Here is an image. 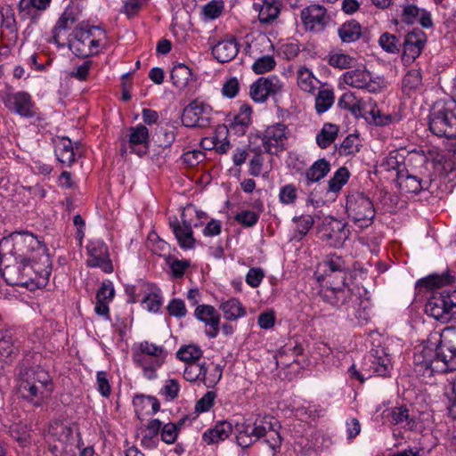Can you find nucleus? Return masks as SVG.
Returning <instances> with one entry per match:
<instances>
[{"instance_id": "nucleus-1", "label": "nucleus", "mask_w": 456, "mask_h": 456, "mask_svg": "<svg viewBox=\"0 0 456 456\" xmlns=\"http://www.w3.org/2000/svg\"><path fill=\"white\" fill-rule=\"evenodd\" d=\"M413 369L417 375L431 377L456 370V328L448 331L444 339L434 346L415 347Z\"/></svg>"}, {"instance_id": "nucleus-2", "label": "nucleus", "mask_w": 456, "mask_h": 456, "mask_svg": "<svg viewBox=\"0 0 456 456\" xmlns=\"http://www.w3.org/2000/svg\"><path fill=\"white\" fill-rule=\"evenodd\" d=\"M46 246L28 231L13 232L0 240V265L4 261L14 260L38 263L39 271L45 274L52 261Z\"/></svg>"}, {"instance_id": "nucleus-3", "label": "nucleus", "mask_w": 456, "mask_h": 456, "mask_svg": "<svg viewBox=\"0 0 456 456\" xmlns=\"http://www.w3.org/2000/svg\"><path fill=\"white\" fill-rule=\"evenodd\" d=\"M280 428L278 420L271 415L253 414L235 423L237 444L242 448H248L265 437V443L271 448L274 456L280 452L281 446Z\"/></svg>"}, {"instance_id": "nucleus-4", "label": "nucleus", "mask_w": 456, "mask_h": 456, "mask_svg": "<svg viewBox=\"0 0 456 456\" xmlns=\"http://www.w3.org/2000/svg\"><path fill=\"white\" fill-rule=\"evenodd\" d=\"M53 391V383L48 371L39 365L21 364L18 382V393L21 398L39 407L51 397Z\"/></svg>"}, {"instance_id": "nucleus-5", "label": "nucleus", "mask_w": 456, "mask_h": 456, "mask_svg": "<svg viewBox=\"0 0 456 456\" xmlns=\"http://www.w3.org/2000/svg\"><path fill=\"white\" fill-rule=\"evenodd\" d=\"M322 299L338 309H344L348 317L359 321H367L369 314L366 312V302L358 293L346 286V281H327L319 291Z\"/></svg>"}, {"instance_id": "nucleus-6", "label": "nucleus", "mask_w": 456, "mask_h": 456, "mask_svg": "<svg viewBox=\"0 0 456 456\" xmlns=\"http://www.w3.org/2000/svg\"><path fill=\"white\" fill-rule=\"evenodd\" d=\"M0 265V272L7 284L12 286L28 287L30 283L37 285L48 280L52 266H49L45 274L41 273L38 263L33 264L28 261L14 260V263Z\"/></svg>"}, {"instance_id": "nucleus-7", "label": "nucleus", "mask_w": 456, "mask_h": 456, "mask_svg": "<svg viewBox=\"0 0 456 456\" xmlns=\"http://www.w3.org/2000/svg\"><path fill=\"white\" fill-rule=\"evenodd\" d=\"M167 351L148 340H143L133 347V362L142 369L148 379L157 378V370L164 364Z\"/></svg>"}, {"instance_id": "nucleus-8", "label": "nucleus", "mask_w": 456, "mask_h": 456, "mask_svg": "<svg viewBox=\"0 0 456 456\" xmlns=\"http://www.w3.org/2000/svg\"><path fill=\"white\" fill-rule=\"evenodd\" d=\"M425 312L442 323L456 319V289L447 288L433 293L425 305Z\"/></svg>"}, {"instance_id": "nucleus-9", "label": "nucleus", "mask_w": 456, "mask_h": 456, "mask_svg": "<svg viewBox=\"0 0 456 456\" xmlns=\"http://www.w3.org/2000/svg\"><path fill=\"white\" fill-rule=\"evenodd\" d=\"M346 209L348 217L360 228L369 227L376 215L372 201L362 192H354L347 196Z\"/></svg>"}, {"instance_id": "nucleus-10", "label": "nucleus", "mask_w": 456, "mask_h": 456, "mask_svg": "<svg viewBox=\"0 0 456 456\" xmlns=\"http://www.w3.org/2000/svg\"><path fill=\"white\" fill-rule=\"evenodd\" d=\"M429 130L439 137L456 138V102H449L430 113Z\"/></svg>"}, {"instance_id": "nucleus-11", "label": "nucleus", "mask_w": 456, "mask_h": 456, "mask_svg": "<svg viewBox=\"0 0 456 456\" xmlns=\"http://www.w3.org/2000/svg\"><path fill=\"white\" fill-rule=\"evenodd\" d=\"M350 268L343 256L336 254L328 255L317 266L314 273L319 282L327 281H340L344 283L346 280Z\"/></svg>"}, {"instance_id": "nucleus-12", "label": "nucleus", "mask_w": 456, "mask_h": 456, "mask_svg": "<svg viewBox=\"0 0 456 456\" xmlns=\"http://www.w3.org/2000/svg\"><path fill=\"white\" fill-rule=\"evenodd\" d=\"M349 234L346 224L331 216L325 217L318 228L320 240L333 248L342 247Z\"/></svg>"}, {"instance_id": "nucleus-13", "label": "nucleus", "mask_w": 456, "mask_h": 456, "mask_svg": "<svg viewBox=\"0 0 456 456\" xmlns=\"http://www.w3.org/2000/svg\"><path fill=\"white\" fill-rule=\"evenodd\" d=\"M261 48L264 50L273 49V44L267 37L261 36L256 38L251 44H248L246 47L248 54L256 59L252 65V70L257 75L269 72L276 66V61L273 55L265 54L263 56H257L258 52H263Z\"/></svg>"}, {"instance_id": "nucleus-14", "label": "nucleus", "mask_w": 456, "mask_h": 456, "mask_svg": "<svg viewBox=\"0 0 456 456\" xmlns=\"http://www.w3.org/2000/svg\"><path fill=\"white\" fill-rule=\"evenodd\" d=\"M212 112L209 104L196 99L184 108L182 123L187 127H208L211 124Z\"/></svg>"}, {"instance_id": "nucleus-15", "label": "nucleus", "mask_w": 456, "mask_h": 456, "mask_svg": "<svg viewBox=\"0 0 456 456\" xmlns=\"http://www.w3.org/2000/svg\"><path fill=\"white\" fill-rule=\"evenodd\" d=\"M391 370L390 356L383 347L372 349L370 354L364 358L362 370L367 374V378L372 376L387 377Z\"/></svg>"}, {"instance_id": "nucleus-16", "label": "nucleus", "mask_w": 456, "mask_h": 456, "mask_svg": "<svg viewBox=\"0 0 456 456\" xmlns=\"http://www.w3.org/2000/svg\"><path fill=\"white\" fill-rule=\"evenodd\" d=\"M0 98L9 110L21 117L31 118L36 114L31 96L26 92L4 91Z\"/></svg>"}, {"instance_id": "nucleus-17", "label": "nucleus", "mask_w": 456, "mask_h": 456, "mask_svg": "<svg viewBox=\"0 0 456 456\" xmlns=\"http://www.w3.org/2000/svg\"><path fill=\"white\" fill-rule=\"evenodd\" d=\"M300 19L305 31L320 33L330 22L327 10L321 4H310L302 9Z\"/></svg>"}, {"instance_id": "nucleus-18", "label": "nucleus", "mask_w": 456, "mask_h": 456, "mask_svg": "<svg viewBox=\"0 0 456 456\" xmlns=\"http://www.w3.org/2000/svg\"><path fill=\"white\" fill-rule=\"evenodd\" d=\"M289 134L288 127L282 123L267 126L261 137L265 151L272 155L283 151Z\"/></svg>"}, {"instance_id": "nucleus-19", "label": "nucleus", "mask_w": 456, "mask_h": 456, "mask_svg": "<svg viewBox=\"0 0 456 456\" xmlns=\"http://www.w3.org/2000/svg\"><path fill=\"white\" fill-rule=\"evenodd\" d=\"M283 83L276 76L261 77L249 88V94L256 102L263 103L269 96H275L283 89Z\"/></svg>"}, {"instance_id": "nucleus-20", "label": "nucleus", "mask_w": 456, "mask_h": 456, "mask_svg": "<svg viewBox=\"0 0 456 456\" xmlns=\"http://www.w3.org/2000/svg\"><path fill=\"white\" fill-rule=\"evenodd\" d=\"M344 82L349 86L365 89L370 93H376L383 87L384 80L380 77H373L366 69H353L343 75Z\"/></svg>"}, {"instance_id": "nucleus-21", "label": "nucleus", "mask_w": 456, "mask_h": 456, "mask_svg": "<svg viewBox=\"0 0 456 456\" xmlns=\"http://www.w3.org/2000/svg\"><path fill=\"white\" fill-rule=\"evenodd\" d=\"M338 104L339 108L350 111L356 118H363L366 120L370 119V114H373V107H375V102L371 98L358 99L352 93L342 94Z\"/></svg>"}, {"instance_id": "nucleus-22", "label": "nucleus", "mask_w": 456, "mask_h": 456, "mask_svg": "<svg viewBox=\"0 0 456 456\" xmlns=\"http://www.w3.org/2000/svg\"><path fill=\"white\" fill-rule=\"evenodd\" d=\"M88 258L86 265L92 268H100L105 273L113 272L107 246L103 242L90 243L87 247Z\"/></svg>"}, {"instance_id": "nucleus-23", "label": "nucleus", "mask_w": 456, "mask_h": 456, "mask_svg": "<svg viewBox=\"0 0 456 456\" xmlns=\"http://www.w3.org/2000/svg\"><path fill=\"white\" fill-rule=\"evenodd\" d=\"M428 37L426 33L420 28H413L411 32H408L405 37L403 45V58H406L407 61H414L422 53Z\"/></svg>"}, {"instance_id": "nucleus-24", "label": "nucleus", "mask_w": 456, "mask_h": 456, "mask_svg": "<svg viewBox=\"0 0 456 456\" xmlns=\"http://www.w3.org/2000/svg\"><path fill=\"white\" fill-rule=\"evenodd\" d=\"M127 138L126 139L128 143V148L131 152L142 157L147 154L149 151L150 135L148 128L143 125H137L130 126L127 129Z\"/></svg>"}, {"instance_id": "nucleus-25", "label": "nucleus", "mask_w": 456, "mask_h": 456, "mask_svg": "<svg viewBox=\"0 0 456 456\" xmlns=\"http://www.w3.org/2000/svg\"><path fill=\"white\" fill-rule=\"evenodd\" d=\"M195 317L203 322L208 328L206 330V335L214 338L219 332L220 314L214 306L209 305H200L196 307Z\"/></svg>"}, {"instance_id": "nucleus-26", "label": "nucleus", "mask_w": 456, "mask_h": 456, "mask_svg": "<svg viewBox=\"0 0 456 456\" xmlns=\"http://www.w3.org/2000/svg\"><path fill=\"white\" fill-rule=\"evenodd\" d=\"M212 54L220 63L229 62L233 60L239 53V43L235 37L224 39L212 46Z\"/></svg>"}, {"instance_id": "nucleus-27", "label": "nucleus", "mask_w": 456, "mask_h": 456, "mask_svg": "<svg viewBox=\"0 0 456 456\" xmlns=\"http://www.w3.org/2000/svg\"><path fill=\"white\" fill-rule=\"evenodd\" d=\"M281 5V0H263L261 4L255 3L253 8L258 12L259 21L269 24L278 18Z\"/></svg>"}, {"instance_id": "nucleus-28", "label": "nucleus", "mask_w": 456, "mask_h": 456, "mask_svg": "<svg viewBox=\"0 0 456 456\" xmlns=\"http://www.w3.org/2000/svg\"><path fill=\"white\" fill-rule=\"evenodd\" d=\"M397 183L404 193H419L422 190H428L431 184L430 180H422L412 175H404L403 171L397 172Z\"/></svg>"}, {"instance_id": "nucleus-29", "label": "nucleus", "mask_w": 456, "mask_h": 456, "mask_svg": "<svg viewBox=\"0 0 456 456\" xmlns=\"http://www.w3.org/2000/svg\"><path fill=\"white\" fill-rule=\"evenodd\" d=\"M170 227L178 240L179 246L183 249H191L195 247L196 240L193 237V231L190 224L184 221L183 224L181 225L180 223L175 220L170 223Z\"/></svg>"}, {"instance_id": "nucleus-30", "label": "nucleus", "mask_w": 456, "mask_h": 456, "mask_svg": "<svg viewBox=\"0 0 456 456\" xmlns=\"http://www.w3.org/2000/svg\"><path fill=\"white\" fill-rule=\"evenodd\" d=\"M233 428L228 421L218 422L213 428L208 429L202 435V440L212 444L219 441H224L232 434Z\"/></svg>"}, {"instance_id": "nucleus-31", "label": "nucleus", "mask_w": 456, "mask_h": 456, "mask_svg": "<svg viewBox=\"0 0 456 456\" xmlns=\"http://www.w3.org/2000/svg\"><path fill=\"white\" fill-rule=\"evenodd\" d=\"M77 19L72 11L66 10L57 20L53 28L52 41L57 45L59 48L65 46V43L61 42V35L62 32L70 29Z\"/></svg>"}, {"instance_id": "nucleus-32", "label": "nucleus", "mask_w": 456, "mask_h": 456, "mask_svg": "<svg viewBox=\"0 0 456 456\" xmlns=\"http://www.w3.org/2000/svg\"><path fill=\"white\" fill-rule=\"evenodd\" d=\"M338 34L342 42L353 43L362 37V27L357 20H350L338 28Z\"/></svg>"}, {"instance_id": "nucleus-33", "label": "nucleus", "mask_w": 456, "mask_h": 456, "mask_svg": "<svg viewBox=\"0 0 456 456\" xmlns=\"http://www.w3.org/2000/svg\"><path fill=\"white\" fill-rule=\"evenodd\" d=\"M54 152L57 159L67 166H70L75 162L76 153L71 141L67 137L60 138L55 142Z\"/></svg>"}, {"instance_id": "nucleus-34", "label": "nucleus", "mask_w": 456, "mask_h": 456, "mask_svg": "<svg viewBox=\"0 0 456 456\" xmlns=\"http://www.w3.org/2000/svg\"><path fill=\"white\" fill-rule=\"evenodd\" d=\"M455 280V276L452 275L450 271H447L442 274L434 273L419 280L416 282V287L419 289L439 288L441 286L452 284Z\"/></svg>"}, {"instance_id": "nucleus-35", "label": "nucleus", "mask_w": 456, "mask_h": 456, "mask_svg": "<svg viewBox=\"0 0 456 456\" xmlns=\"http://www.w3.org/2000/svg\"><path fill=\"white\" fill-rule=\"evenodd\" d=\"M330 170V162L325 159H320L316 160L306 171H305V178L307 180V184L311 183L319 182L321 179L324 178Z\"/></svg>"}, {"instance_id": "nucleus-36", "label": "nucleus", "mask_w": 456, "mask_h": 456, "mask_svg": "<svg viewBox=\"0 0 456 456\" xmlns=\"http://www.w3.org/2000/svg\"><path fill=\"white\" fill-rule=\"evenodd\" d=\"M172 83L177 88H184L192 79L191 70L184 64L175 65L170 72Z\"/></svg>"}, {"instance_id": "nucleus-37", "label": "nucleus", "mask_w": 456, "mask_h": 456, "mask_svg": "<svg viewBox=\"0 0 456 456\" xmlns=\"http://www.w3.org/2000/svg\"><path fill=\"white\" fill-rule=\"evenodd\" d=\"M338 126L332 123H325L316 135V143L321 149H326L333 143L338 134Z\"/></svg>"}, {"instance_id": "nucleus-38", "label": "nucleus", "mask_w": 456, "mask_h": 456, "mask_svg": "<svg viewBox=\"0 0 456 456\" xmlns=\"http://www.w3.org/2000/svg\"><path fill=\"white\" fill-rule=\"evenodd\" d=\"M17 350L12 330H0V359L11 357Z\"/></svg>"}, {"instance_id": "nucleus-39", "label": "nucleus", "mask_w": 456, "mask_h": 456, "mask_svg": "<svg viewBox=\"0 0 456 456\" xmlns=\"http://www.w3.org/2000/svg\"><path fill=\"white\" fill-rule=\"evenodd\" d=\"M82 31H86V29L81 28L76 30V39L69 44V47L77 57L86 58L90 55L97 53L98 51H94L93 49L89 48L88 43H86V41L82 37Z\"/></svg>"}, {"instance_id": "nucleus-40", "label": "nucleus", "mask_w": 456, "mask_h": 456, "mask_svg": "<svg viewBox=\"0 0 456 456\" xmlns=\"http://www.w3.org/2000/svg\"><path fill=\"white\" fill-rule=\"evenodd\" d=\"M220 309L228 320H236L245 315L246 311L240 302L236 298H231L221 304Z\"/></svg>"}, {"instance_id": "nucleus-41", "label": "nucleus", "mask_w": 456, "mask_h": 456, "mask_svg": "<svg viewBox=\"0 0 456 456\" xmlns=\"http://www.w3.org/2000/svg\"><path fill=\"white\" fill-rule=\"evenodd\" d=\"M202 354L203 351L201 348L194 344L182 346L176 352V357L186 363L199 361Z\"/></svg>"}, {"instance_id": "nucleus-42", "label": "nucleus", "mask_w": 456, "mask_h": 456, "mask_svg": "<svg viewBox=\"0 0 456 456\" xmlns=\"http://www.w3.org/2000/svg\"><path fill=\"white\" fill-rule=\"evenodd\" d=\"M350 172L346 167H339L333 176L328 181V191L338 192L342 187L348 182Z\"/></svg>"}, {"instance_id": "nucleus-43", "label": "nucleus", "mask_w": 456, "mask_h": 456, "mask_svg": "<svg viewBox=\"0 0 456 456\" xmlns=\"http://www.w3.org/2000/svg\"><path fill=\"white\" fill-rule=\"evenodd\" d=\"M379 45L385 52L393 54L399 53L402 46L400 39L388 32H384L379 37Z\"/></svg>"}, {"instance_id": "nucleus-44", "label": "nucleus", "mask_w": 456, "mask_h": 456, "mask_svg": "<svg viewBox=\"0 0 456 456\" xmlns=\"http://www.w3.org/2000/svg\"><path fill=\"white\" fill-rule=\"evenodd\" d=\"M334 94L330 89H321L315 98V110L319 114L326 112L334 103Z\"/></svg>"}, {"instance_id": "nucleus-45", "label": "nucleus", "mask_w": 456, "mask_h": 456, "mask_svg": "<svg viewBox=\"0 0 456 456\" xmlns=\"http://www.w3.org/2000/svg\"><path fill=\"white\" fill-rule=\"evenodd\" d=\"M297 86L305 92L312 93L315 86L314 85V75L305 67H300L297 72Z\"/></svg>"}, {"instance_id": "nucleus-46", "label": "nucleus", "mask_w": 456, "mask_h": 456, "mask_svg": "<svg viewBox=\"0 0 456 456\" xmlns=\"http://www.w3.org/2000/svg\"><path fill=\"white\" fill-rule=\"evenodd\" d=\"M360 151L359 137L356 134L347 135L338 147L340 156L355 155Z\"/></svg>"}, {"instance_id": "nucleus-47", "label": "nucleus", "mask_w": 456, "mask_h": 456, "mask_svg": "<svg viewBox=\"0 0 456 456\" xmlns=\"http://www.w3.org/2000/svg\"><path fill=\"white\" fill-rule=\"evenodd\" d=\"M422 84L421 73L419 69L409 70L403 79V89L405 93L418 89Z\"/></svg>"}, {"instance_id": "nucleus-48", "label": "nucleus", "mask_w": 456, "mask_h": 456, "mask_svg": "<svg viewBox=\"0 0 456 456\" xmlns=\"http://www.w3.org/2000/svg\"><path fill=\"white\" fill-rule=\"evenodd\" d=\"M165 260L167 264L169 265L172 274L175 279L182 278L184 275L185 270L191 265L190 261L179 260L169 254L165 256Z\"/></svg>"}, {"instance_id": "nucleus-49", "label": "nucleus", "mask_w": 456, "mask_h": 456, "mask_svg": "<svg viewBox=\"0 0 456 456\" xmlns=\"http://www.w3.org/2000/svg\"><path fill=\"white\" fill-rule=\"evenodd\" d=\"M207 375V369L204 364L196 362L187 363L183 371V378L189 382H194Z\"/></svg>"}, {"instance_id": "nucleus-50", "label": "nucleus", "mask_w": 456, "mask_h": 456, "mask_svg": "<svg viewBox=\"0 0 456 456\" xmlns=\"http://www.w3.org/2000/svg\"><path fill=\"white\" fill-rule=\"evenodd\" d=\"M175 140L174 130L159 127L155 134V142L162 149L169 148Z\"/></svg>"}, {"instance_id": "nucleus-51", "label": "nucleus", "mask_w": 456, "mask_h": 456, "mask_svg": "<svg viewBox=\"0 0 456 456\" xmlns=\"http://www.w3.org/2000/svg\"><path fill=\"white\" fill-rule=\"evenodd\" d=\"M355 59L346 53H334L329 56L328 62L333 68L340 69H349L353 67Z\"/></svg>"}, {"instance_id": "nucleus-52", "label": "nucleus", "mask_w": 456, "mask_h": 456, "mask_svg": "<svg viewBox=\"0 0 456 456\" xmlns=\"http://www.w3.org/2000/svg\"><path fill=\"white\" fill-rule=\"evenodd\" d=\"M392 422L395 425L403 427H411V419H410L409 410L405 406L395 407L391 411Z\"/></svg>"}, {"instance_id": "nucleus-53", "label": "nucleus", "mask_w": 456, "mask_h": 456, "mask_svg": "<svg viewBox=\"0 0 456 456\" xmlns=\"http://www.w3.org/2000/svg\"><path fill=\"white\" fill-rule=\"evenodd\" d=\"M249 124L250 118H247L246 115L238 114L230 124L229 131L237 135H243L246 134Z\"/></svg>"}, {"instance_id": "nucleus-54", "label": "nucleus", "mask_w": 456, "mask_h": 456, "mask_svg": "<svg viewBox=\"0 0 456 456\" xmlns=\"http://www.w3.org/2000/svg\"><path fill=\"white\" fill-rule=\"evenodd\" d=\"M142 403H147L151 409V411H147V414H155L160 409V403L154 396L137 395L134 397L133 404L135 408L138 409Z\"/></svg>"}, {"instance_id": "nucleus-55", "label": "nucleus", "mask_w": 456, "mask_h": 456, "mask_svg": "<svg viewBox=\"0 0 456 456\" xmlns=\"http://www.w3.org/2000/svg\"><path fill=\"white\" fill-rule=\"evenodd\" d=\"M293 222L297 224V232L299 240L307 234L314 224V218L310 215L295 216Z\"/></svg>"}, {"instance_id": "nucleus-56", "label": "nucleus", "mask_w": 456, "mask_h": 456, "mask_svg": "<svg viewBox=\"0 0 456 456\" xmlns=\"http://www.w3.org/2000/svg\"><path fill=\"white\" fill-rule=\"evenodd\" d=\"M224 8V4L222 0H212L204 5L203 14L208 20H215L222 14Z\"/></svg>"}, {"instance_id": "nucleus-57", "label": "nucleus", "mask_w": 456, "mask_h": 456, "mask_svg": "<svg viewBox=\"0 0 456 456\" xmlns=\"http://www.w3.org/2000/svg\"><path fill=\"white\" fill-rule=\"evenodd\" d=\"M96 31L99 32V36H105V31L101 29L99 27L95 26H92L89 28L86 29V31H82L83 39L86 40V43H88L89 48L93 49L94 51H98L97 48L99 47L101 40L100 38H95Z\"/></svg>"}, {"instance_id": "nucleus-58", "label": "nucleus", "mask_w": 456, "mask_h": 456, "mask_svg": "<svg viewBox=\"0 0 456 456\" xmlns=\"http://www.w3.org/2000/svg\"><path fill=\"white\" fill-rule=\"evenodd\" d=\"M421 9L415 4H407L403 5L401 20L403 22L411 25L418 20Z\"/></svg>"}, {"instance_id": "nucleus-59", "label": "nucleus", "mask_w": 456, "mask_h": 456, "mask_svg": "<svg viewBox=\"0 0 456 456\" xmlns=\"http://www.w3.org/2000/svg\"><path fill=\"white\" fill-rule=\"evenodd\" d=\"M52 434L56 436L58 439L62 443L69 442L73 437V430L70 427L61 423L56 422L52 427Z\"/></svg>"}, {"instance_id": "nucleus-60", "label": "nucleus", "mask_w": 456, "mask_h": 456, "mask_svg": "<svg viewBox=\"0 0 456 456\" xmlns=\"http://www.w3.org/2000/svg\"><path fill=\"white\" fill-rule=\"evenodd\" d=\"M297 198V188L293 184H286L281 187L279 193V199L285 205L293 204Z\"/></svg>"}, {"instance_id": "nucleus-61", "label": "nucleus", "mask_w": 456, "mask_h": 456, "mask_svg": "<svg viewBox=\"0 0 456 456\" xmlns=\"http://www.w3.org/2000/svg\"><path fill=\"white\" fill-rule=\"evenodd\" d=\"M216 397V394L214 391H208L195 405V411L197 412H206L210 410L214 404V401Z\"/></svg>"}, {"instance_id": "nucleus-62", "label": "nucleus", "mask_w": 456, "mask_h": 456, "mask_svg": "<svg viewBox=\"0 0 456 456\" xmlns=\"http://www.w3.org/2000/svg\"><path fill=\"white\" fill-rule=\"evenodd\" d=\"M258 218V215L251 210L241 211L238 213L234 217L235 221L246 227H251L255 225L257 223Z\"/></svg>"}, {"instance_id": "nucleus-63", "label": "nucleus", "mask_w": 456, "mask_h": 456, "mask_svg": "<svg viewBox=\"0 0 456 456\" xmlns=\"http://www.w3.org/2000/svg\"><path fill=\"white\" fill-rule=\"evenodd\" d=\"M167 308L170 315L177 318L185 316L187 313L184 302L179 298L172 299Z\"/></svg>"}, {"instance_id": "nucleus-64", "label": "nucleus", "mask_w": 456, "mask_h": 456, "mask_svg": "<svg viewBox=\"0 0 456 456\" xmlns=\"http://www.w3.org/2000/svg\"><path fill=\"white\" fill-rule=\"evenodd\" d=\"M149 0H126L124 4V12L128 18L134 17Z\"/></svg>"}]
</instances>
